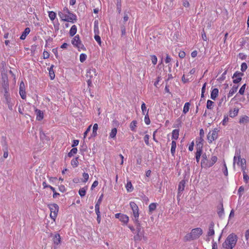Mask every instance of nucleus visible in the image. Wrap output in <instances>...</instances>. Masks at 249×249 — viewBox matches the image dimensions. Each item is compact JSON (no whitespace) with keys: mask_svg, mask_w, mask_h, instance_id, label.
<instances>
[{"mask_svg":"<svg viewBox=\"0 0 249 249\" xmlns=\"http://www.w3.org/2000/svg\"><path fill=\"white\" fill-rule=\"evenodd\" d=\"M97 75L96 69L93 68H90L87 70L86 76L89 79H92Z\"/></svg>","mask_w":249,"mask_h":249,"instance_id":"nucleus-12","label":"nucleus"},{"mask_svg":"<svg viewBox=\"0 0 249 249\" xmlns=\"http://www.w3.org/2000/svg\"><path fill=\"white\" fill-rule=\"evenodd\" d=\"M190 104L188 102H187L185 104L184 107H183V112L184 114H186L187 112H188V111L189 110V108H190Z\"/></svg>","mask_w":249,"mask_h":249,"instance_id":"nucleus-37","label":"nucleus"},{"mask_svg":"<svg viewBox=\"0 0 249 249\" xmlns=\"http://www.w3.org/2000/svg\"><path fill=\"white\" fill-rule=\"evenodd\" d=\"M179 136V130L174 129L172 131V139L177 140Z\"/></svg>","mask_w":249,"mask_h":249,"instance_id":"nucleus-25","label":"nucleus"},{"mask_svg":"<svg viewBox=\"0 0 249 249\" xmlns=\"http://www.w3.org/2000/svg\"><path fill=\"white\" fill-rule=\"evenodd\" d=\"M48 206L51 211L50 217L52 219L54 220L58 212L59 206L55 203L49 204Z\"/></svg>","mask_w":249,"mask_h":249,"instance_id":"nucleus-5","label":"nucleus"},{"mask_svg":"<svg viewBox=\"0 0 249 249\" xmlns=\"http://www.w3.org/2000/svg\"><path fill=\"white\" fill-rule=\"evenodd\" d=\"M176 146V142L175 141H172L171 143V152L173 156H174L175 155Z\"/></svg>","mask_w":249,"mask_h":249,"instance_id":"nucleus-23","label":"nucleus"},{"mask_svg":"<svg viewBox=\"0 0 249 249\" xmlns=\"http://www.w3.org/2000/svg\"><path fill=\"white\" fill-rule=\"evenodd\" d=\"M214 103L211 100H208L207 102V108L209 109H212Z\"/></svg>","mask_w":249,"mask_h":249,"instance_id":"nucleus-41","label":"nucleus"},{"mask_svg":"<svg viewBox=\"0 0 249 249\" xmlns=\"http://www.w3.org/2000/svg\"><path fill=\"white\" fill-rule=\"evenodd\" d=\"M238 88V86L234 85L231 89L230 90L228 94V98H230L232 96L233 94L237 91Z\"/></svg>","mask_w":249,"mask_h":249,"instance_id":"nucleus-20","label":"nucleus"},{"mask_svg":"<svg viewBox=\"0 0 249 249\" xmlns=\"http://www.w3.org/2000/svg\"><path fill=\"white\" fill-rule=\"evenodd\" d=\"M77 32V27L76 25H73L71 26L70 30V36H73L74 35H75Z\"/></svg>","mask_w":249,"mask_h":249,"instance_id":"nucleus-22","label":"nucleus"},{"mask_svg":"<svg viewBox=\"0 0 249 249\" xmlns=\"http://www.w3.org/2000/svg\"><path fill=\"white\" fill-rule=\"evenodd\" d=\"M157 207V203H152L149 205V211L150 212L152 213L154 211H155Z\"/></svg>","mask_w":249,"mask_h":249,"instance_id":"nucleus-34","label":"nucleus"},{"mask_svg":"<svg viewBox=\"0 0 249 249\" xmlns=\"http://www.w3.org/2000/svg\"><path fill=\"white\" fill-rule=\"evenodd\" d=\"M152 62L154 65L157 64V58L156 55H152L151 56Z\"/></svg>","mask_w":249,"mask_h":249,"instance_id":"nucleus-54","label":"nucleus"},{"mask_svg":"<svg viewBox=\"0 0 249 249\" xmlns=\"http://www.w3.org/2000/svg\"><path fill=\"white\" fill-rule=\"evenodd\" d=\"M246 84H245L241 87V88L240 89L239 92H238L239 94H240L241 95L244 94V93L245 92V89L246 88Z\"/></svg>","mask_w":249,"mask_h":249,"instance_id":"nucleus-50","label":"nucleus"},{"mask_svg":"<svg viewBox=\"0 0 249 249\" xmlns=\"http://www.w3.org/2000/svg\"><path fill=\"white\" fill-rule=\"evenodd\" d=\"M130 206L133 211V214L134 216V221H137L139 216V208L137 204L134 202H130Z\"/></svg>","mask_w":249,"mask_h":249,"instance_id":"nucleus-7","label":"nucleus"},{"mask_svg":"<svg viewBox=\"0 0 249 249\" xmlns=\"http://www.w3.org/2000/svg\"><path fill=\"white\" fill-rule=\"evenodd\" d=\"M186 183V181L185 180H181L178 184V195L181 193L184 190L185 184Z\"/></svg>","mask_w":249,"mask_h":249,"instance_id":"nucleus-15","label":"nucleus"},{"mask_svg":"<svg viewBox=\"0 0 249 249\" xmlns=\"http://www.w3.org/2000/svg\"><path fill=\"white\" fill-rule=\"evenodd\" d=\"M103 198V194H102L100 196L99 199H98L97 202H96L95 205H97V206L99 205V206H100V205L101 203V202L102 201Z\"/></svg>","mask_w":249,"mask_h":249,"instance_id":"nucleus-58","label":"nucleus"},{"mask_svg":"<svg viewBox=\"0 0 249 249\" xmlns=\"http://www.w3.org/2000/svg\"><path fill=\"white\" fill-rule=\"evenodd\" d=\"M245 236L246 240H249V230H248L246 231Z\"/></svg>","mask_w":249,"mask_h":249,"instance_id":"nucleus-64","label":"nucleus"},{"mask_svg":"<svg viewBox=\"0 0 249 249\" xmlns=\"http://www.w3.org/2000/svg\"><path fill=\"white\" fill-rule=\"evenodd\" d=\"M128 192H131L133 190L132 184L130 181H128L125 186Z\"/></svg>","mask_w":249,"mask_h":249,"instance_id":"nucleus-28","label":"nucleus"},{"mask_svg":"<svg viewBox=\"0 0 249 249\" xmlns=\"http://www.w3.org/2000/svg\"><path fill=\"white\" fill-rule=\"evenodd\" d=\"M117 129L116 128H114L111 130V132L110 133L109 136L111 138H114L116 137L117 134Z\"/></svg>","mask_w":249,"mask_h":249,"instance_id":"nucleus-40","label":"nucleus"},{"mask_svg":"<svg viewBox=\"0 0 249 249\" xmlns=\"http://www.w3.org/2000/svg\"><path fill=\"white\" fill-rule=\"evenodd\" d=\"M94 32L95 34H99V30L98 27V21L96 20L94 22Z\"/></svg>","mask_w":249,"mask_h":249,"instance_id":"nucleus-26","label":"nucleus"},{"mask_svg":"<svg viewBox=\"0 0 249 249\" xmlns=\"http://www.w3.org/2000/svg\"><path fill=\"white\" fill-rule=\"evenodd\" d=\"M82 176L84 178V179L82 180V182L85 183L88 180L89 178V174L86 173H84Z\"/></svg>","mask_w":249,"mask_h":249,"instance_id":"nucleus-48","label":"nucleus"},{"mask_svg":"<svg viewBox=\"0 0 249 249\" xmlns=\"http://www.w3.org/2000/svg\"><path fill=\"white\" fill-rule=\"evenodd\" d=\"M249 122V117L247 116H244L242 117L239 120V123L243 124L244 123H248Z\"/></svg>","mask_w":249,"mask_h":249,"instance_id":"nucleus-30","label":"nucleus"},{"mask_svg":"<svg viewBox=\"0 0 249 249\" xmlns=\"http://www.w3.org/2000/svg\"><path fill=\"white\" fill-rule=\"evenodd\" d=\"M238 111H239L238 108H234L233 110H231L230 111L229 116L231 118H233L237 115Z\"/></svg>","mask_w":249,"mask_h":249,"instance_id":"nucleus-21","label":"nucleus"},{"mask_svg":"<svg viewBox=\"0 0 249 249\" xmlns=\"http://www.w3.org/2000/svg\"><path fill=\"white\" fill-rule=\"evenodd\" d=\"M120 220L124 223H127L129 220V217L126 215L122 214L120 215Z\"/></svg>","mask_w":249,"mask_h":249,"instance_id":"nucleus-24","label":"nucleus"},{"mask_svg":"<svg viewBox=\"0 0 249 249\" xmlns=\"http://www.w3.org/2000/svg\"><path fill=\"white\" fill-rule=\"evenodd\" d=\"M53 65H52L51 66V67L50 68L49 71V75H50V78L51 80H53L54 77H55V74H54V72L53 70Z\"/></svg>","mask_w":249,"mask_h":249,"instance_id":"nucleus-27","label":"nucleus"},{"mask_svg":"<svg viewBox=\"0 0 249 249\" xmlns=\"http://www.w3.org/2000/svg\"><path fill=\"white\" fill-rule=\"evenodd\" d=\"M121 0H117L116 8L119 14H120L121 12Z\"/></svg>","mask_w":249,"mask_h":249,"instance_id":"nucleus-36","label":"nucleus"},{"mask_svg":"<svg viewBox=\"0 0 249 249\" xmlns=\"http://www.w3.org/2000/svg\"><path fill=\"white\" fill-rule=\"evenodd\" d=\"M1 143L3 147L4 148V150H7V143L6 142V138L4 136H2L1 137Z\"/></svg>","mask_w":249,"mask_h":249,"instance_id":"nucleus-29","label":"nucleus"},{"mask_svg":"<svg viewBox=\"0 0 249 249\" xmlns=\"http://www.w3.org/2000/svg\"><path fill=\"white\" fill-rule=\"evenodd\" d=\"M248 68L247 65L246 63L244 62L241 64V71H245Z\"/></svg>","mask_w":249,"mask_h":249,"instance_id":"nucleus-52","label":"nucleus"},{"mask_svg":"<svg viewBox=\"0 0 249 249\" xmlns=\"http://www.w3.org/2000/svg\"><path fill=\"white\" fill-rule=\"evenodd\" d=\"M147 111H148V110ZM144 122L146 124H149L150 123V120L148 114V112H147V113L145 115Z\"/></svg>","mask_w":249,"mask_h":249,"instance_id":"nucleus-47","label":"nucleus"},{"mask_svg":"<svg viewBox=\"0 0 249 249\" xmlns=\"http://www.w3.org/2000/svg\"><path fill=\"white\" fill-rule=\"evenodd\" d=\"M217 128H214L212 131H210L207 135V139L210 143L215 140L218 137Z\"/></svg>","mask_w":249,"mask_h":249,"instance_id":"nucleus-9","label":"nucleus"},{"mask_svg":"<svg viewBox=\"0 0 249 249\" xmlns=\"http://www.w3.org/2000/svg\"><path fill=\"white\" fill-rule=\"evenodd\" d=\"M49 16L51 20H53L56 17V14L53 11H51L49 13Z\"/></svg>","mask_w":249,"mask_h":249,"instance_id":"nucleus-44","label":"nucleus"},{"mask_svg":"<svg viewBox=\"0 0 249 249\" xmlns=\"http://www.w3.org/2000/svg\"><path fill=\"white\" fill-rule=\"evenodd\" d=\"M95 213L97 215H100V206L99 205H95Z\"/></svg>","mask_w":249,"mask_h":249,"instance_id":"nucleus-61","label":"nucleus"},{"mask_svg":"<svg viewBox=\"0 0 249 249\" xmlns=\"http://www.w3.org/2000/svg\"><path fill=\"white\" fill-rule=\"evenodd\" d=\"M184 240L185 241H190L194 240L191 233L187 234L184 237Z\"/></svg>","mask_w":249,"mask_h":249,"instance_id":"nucleus-43","label":"nucleus"},{"mask_svg":"<svg viewBox=\"0 0 249 249\" xmlns=\"http://www.w3.org/2000/svg\"><path fill=\"white\" fill-rule=\"evenodd\" d=\"M19 94L22 99H25L26 98V93L25 90H19Z\"/></svg>","mask_w":249,"mask_h":249,"instance_id":"nucleus-55","label":"nucleus"},{"mask_svg":"<svg viewBox=\"0 0 249 249\" xmlns=\"http://www.w3.org/2000/svg\"><path fill=\"white\" fill-rule=\"evenodd\" d=\"M141 108H142V114L143 115H144L145 114V112L146 110V106H145V104L144 103H142V104Z\"/></svg>","mask_w":249,"mask_h":249,"instance_id":"nucleus-57","label":"nucleus"},{"mask_svg":"<svg viewBox=\"0 0 249 249\" xmlns=\"http://www.w3.org/2000/svg\"><path fill=\"white\" fill-rule=\"evenodd\" d=\"M49 56H50L49 53L48 52L44 51L43 53V58L47 59L49 57Z\"/></svg>","mask_w":249,"mask_h":249,"instance_id":"nucleus-62","label":"nucleus"},{"mask_svg":"<svg viewBox=\"0 0 249 249\" xmlns=\"http://www.w3.org/2000/svg\"><path fill=\"white\" fill-rule=\"evenodd\" d=\"M197 150L196 153V160L197 163L199 162L200 158L202 153V144L199 142L197 144Z\"/></svg>","mask_w":249,"mask_h":249,"instance_id":"nucleus-11","label":"nucleus"},{"mask_svg":"<svg viewBox=\"0 0 249 249\" xmlns=\"http://www.w3.org/2000/svg\"><path fill=\"white\" fill-rule=\"evenodd\" d=\"M241 150L240 149H236L235 153V156L233 158V167L235 168V164L236 162L238 166H240L242 164H246V160L245 159H241L240 155Z\"/></svg>","mask_w":249,"mask_h":249,"instance_id":"nucleus-2","label":"nucleus"},{"mask_svg":"<svg viewBox=\"0 0 249 249\" xmlns=\"http://www.w3.org/2000/svg\"><path fill=\"white\" fill-rule=\"evenodd\" d=\"M211 162L213 165L217 160V158L215 156H213L211 157L210 160Z\"/></svg>","mask_w":249,"mask_h":249,"instance_id":"nucleus-56","label":"nucleus"},{"mask_svg":"<svg viewBox=\"0 0 249 249\" xmlns=\"http://www.w3.org/2000/svg\"><path fill=\"white\" fill-rule=\"evenodd\" d=\"M228 121H229V118H228V116L226 115H225L224 119L222 121V124L224 125H226V124H227Z\"/></svg>","mask_w":249,"mask_h":249,"instance_id":"nucleus-59","label":"nucleus"},{"mask_svg":"<svg viewBox=\"0 0 249 249\" xmlns=\"http://www.w3.org/2000/svg\"><path fill=\"white\" fill-rule=\"evenodd\" d=\"M53 241L54 244H55L56 245H58L61 242V237L59 234L57 233L55 235V236L53 237Z\"/></svg>","mask_w":249,"mask_h":249,"instance_id":"nucleus-19","label":"nucleus"},{"mask_svg":"<svg viewBox=\"0 0 249 249\" xmlns=\"http://www.w3.org/2000/svg\"><path fill=\"white\" fill-rule=\"evenodd\" d=\"M217 214L219 217L221 218L224 214V208L223 203L221 201L217 206Z\"/></svg>","mask_w":249,"mask_h":249,"instance_id":"nucleus-14","label":"nucleus"},{"mask_svg":"<svg viewBox=\"0 0 249 249\" xmlns=\"http://www.w3.org/2000/svg\"><path fill=\"white\" fill-rule=\"evenodd\" d=\"M213 165V164L211 162L210 160H208L203 165L202 167L204 168H209L212 167Z\"/></svg>","mask_w":249,"mask_h":249,"instance_id":"nucleus-42","label":"nucleus"},{"mask_svg":"<svg viewBox=\"0 0 249 249\" xmlns=\"http://www.w3.org/2000/svg\"><path fill=\"white\" fill-rule=\"evenodd\" d=\"M137 122L136 121H133L130 124V128L131 130L133 131H136V127L137 126Z\"/></svg>","mask_w":249,"mask_h":249,"instance_id":"nucleus-31","label":"nucleus"},{"mask_svg":"<svg viewBox=\"0 0 249 249\" xmlns=\"http://www.w3.org/2000/svg\"><path fill=\"white\" fill-rule=\"evenodd\" d=\"M237 236L234 233L229 234L222 244L223 249H232L236 244Z\"/></svg>","mask_w":249,"mask_h":249,"instance_id":"nucleus-1","label":"nucleus"},{"mask_svg":"<svg viewBox=\"0 0 249 249\" xmlns=\"http://www.w3.org/2000/svg\"><path fill=\"white\" fill-rule=\"evenodd\" d=\"M58 15L59 16L60 18L62 19V20L63 21H64V19L67 18H68L67 14H64L62 12H59L58 13Z\"/></svg>","mask_w":249,"mask_h":249,"instance_id":"nucleus-51","label":"nucleus"},{"mask_svg":"<svg viewBox=\"0 0 249 249\" xmlns=\"http://www.w3.org/2000/svg\"><path fill=\"white\" fill-rule=\"evenodd\" d=\"M77 152V149L76 148H73L70 151V152L68 154V156L69 157H71L73 156L74 154H75Z\"/></svg>","mask_w":249,"mask_h":249,"instance_id":"nucleus-39","label":"nucleus"},{"mask_svg":"<svg viewBox=\"0 0 249 249\" xmlns=\"http://www.w3.org/2000/svg\"><path fill=\"white\" fill-rule=\"evenodd\" d=\"M194 239H196L203 233L202 230L200 228L194 229L191 232Z\"/></svg>","mask_w":249,"mask_h":249,"instance_id":"nucleus-10","label":"nucleus"},{"mask_svg":"<svg viewBox=\"0 0 249 249\" xmlns=\"http://www.w3.org/2000/svg\"><path fill=\"white\" fill-rule=\"evenodd\" d=\"M78 157H76L73 160H72L71 161V164L73 167H76L78 165Z\"/></svg>","mask_w":249,"mask_h":249,"instance_id":"nucleus-38","label":"nucleus"},{"mask_svg":"<svg viewBox=\"0 0 249 249\" xmlns=\"http://www.w3.org/2000/svg\"><path fill=\"white\" fill-rule=\"evenodd\" d=\"M149 136L148 135H145L144 137V140L145 143L147 145H149Z\"/></svg>","mask_w":249,"mask_h":249,"instance_id":"nucleus-60","label":"nucleus"},{"mask_svg":"<svg viewBox=\"0 0 249 249\" xmlns=\"http://www.w3.org/2000/svg\"><path fill=\"white\" fill-rule=\"evenodd\" d=\"M218 95V89L215 88L212 90L211 93V98L212 99L215 100Z\"/></svg>","mask_w":249,"mask_h":249,"instance_id":"nucleus-16","label":"nucleus"},{"mask_svg":"<svg viewBox=\"0 0 249 249\" xmlns=\"http://www.w3.org/2000/svg\"><path fill=\"white\" fill-rule=\"evenodd\" d=\"M72 44L75 47L77 48L79 51L80 50H85V48L84 45L82 43L80 37L78 35H76L71 40Z\"/></svg>","mask_w":249,"mask_h":249,"instance_id":"nucleus-6","label":"nucleus"},{"mask_svg":"<svg viewBox=\"0 0 249 249\" xmlns=\"http://www.w3.org/2000/svg\"><path fill=\"white\" fill-rule=\"evenodd\" d=\"M134 222L136 224L137 231V234L134 237V240H141L142 238L144 237L143 231L142 230V228L139 220H138V222L134 221Z\"/></svg>","mask_w":249,"mask_h":249,"instance_id":"nucleus-4","label":"nucleus"},{"mask_svg":"<svg viewBox=\"0 0 249 249\" xmlns=\"http://www.w3.org/2000/svg\"><path fill=\"white\" fill-rule=\"evenodd\" d=\"M214 223L212 221L210 223L209 225L208 231L207 232V236L211 237L213 236L214 234Z\"/></svg>","mask_w":249,"mask_h":249,"instance_id":"nucleus-13","label":"nucleus"},{"mask_svg":"<svg viewBox=\"0 0 249 249\" xmlns=\"http://www.w3.org/2000/svg\"><path fill=\"white\" fill-rule=\"evenodd\" d=\"M212 249H218L217 248V244L216 242L213 240L212 242Z\"/></svg>","mask_w":249,"mask_h":249,"instance_id":"nucleus-63","label":"nucleus"},{"mask_svg":"<svg viewBox=\"0 0 249 249\" xmlns=\"http://www.w3.org/2000/svg\"><path fill=\"white\" fill-rule=\"evenodd\" d=\"M94 39L98 42L99 45L101 46V40L100 36L98 35V34H95Z\"/></svg>","mask_w":249,"mask_h":249,"instance_id":"nucleus-46","label":"nucleus"},{"mask_svg":"<svg viewBox=\"0 0 249 249\" xmlns=\"http://www.w3.org/2000/svg\"><path fill=\"white\" fill-rule=\"evenodd\" d=\"M87 189V187H83L79 190V194L81 196H84L86 195V190Z\"/></svg>","mask_w":249,"mask_h":249,"instance_id":"nucleus-33","label":"nucleus"},{"mask_svg":"<svg viewBox=\"0 0 249 249\" xmlns=\"http://www.w3.org/2000/svg\"><path fill=\"white\" fill-rule=\"evenodd\" d=\"M0 78V89L9 90V83L7 75L2 73Z\"/></svg>","mask_w":249,"mask_h":249,"instance_id":"nucleus-3","label":"nucleus"},{"mask_svg":"<svg viewBox=\"0 0 249 249\" xmlns=\"http://www.w3.org/2000/svg\"><path fill=\"white\" fill-rule=\"evenodd\" d=\"M243 178H244V181L246 183H247L249 181V177L246 174V172H244Z\"/></svg>","mask_w":249,"mask_h":249,"instance_id":"nucleus-53","label":"nucleus"},{"mask_svg":"<svg viewBox=\"0 0 249 249\" xmlns=\"http://www.w3.org/2000/svg\"><path fill=\"white\" fill-rule=\"evenodd\" d=\"M208 159H207L206 154L205 153L203 154L202 155V160L201 161V167H203V165L205 163V162L208 161Z\"/></svg>","mask_w":249,"mask_h":249,"instance_id":"nucleus-35","label":"nucleus"},{"mask_svg":"<svg viewBox=\"0 0 249 249\" xmlns=\"http://www.w3.org/2000/svg\"><path fill=\"white\" fill-rule=\"evenodd\" d=\"M9 90H4V97L7 103H10V98L9 97V93L8 92Z\"/></svg>","mask_w":249,"mask_h":249,"instance_id":"nucleus-32","label":"nucleus"},{"mask_svg":"<svg viewBox=\"0 0 249 249\" xmlns=\"http://www.w3.org/2000/svg\"><path fill=\"white\" fill-rule=\"evenodd\" d=\"M36 120L38 121L42 120L44 116L43 112L39 109H36Z\"/></svg>","mask_w":249,"mask_h":249,"instance_id":"nucleus-17","label":"nucleus"},{"mask_svg":"<svg viewBox=\"0 0 249 249\" xmlns=\"http://www.w3.org/2000/svg\"><path fill=\"white\" fill-rule=\"evenodd\" d=\"M87 58V55L85 53H81L80 55V61L81 62H84Z\"/></svg>","mask_w":249,"mask_h":249,"instance_id":"nucleus-49","label":"nucleus"},{"mask_svg":"<svg viewBox=\"0 0 249 249\" xmlns=\"http://www.w3.org/2000/svg\"><path fill=\"white\" fill-rule=\"evenodd\" d=\"M244 75V74L242 72H238V71H236L234 74H233V75L232 76V78H238V77H241V76H242L243 75Z\"/></svg>","mask_w":249,"mask_h":249,"instance_id":"nucleus-45","label":"nucleus"},{"mask_svg":"<svg viewBox=\"0 0 249 249\" xmlns=\"http://www.w3.org/2000/svg\"><path fill=\"white\" fill-rule=\"evenodd\" d=\"M63 11L65 13L68 14L67 18L64 19V21L68 22H73V20L76 21L77 20L76 16L75 14L71 13L68 8L65 7Z\"/></svg>","mask_w":249,"mask_h":249,"instance_id":"nucleus-8","label":"nucleus"},{"mask_svg":"<svg viewBox=\"0 0 249 249\" xmlns=\"http://www.w3.org/2000/svg\"><path fill=\"white\" fill-rule=\"evenodd\" d=\"M30 29L29 27H27L25 29L24 31L22 33L21 36L20 37V39L21 40H24L25 39L27 36L30 33Z\"/></svg>","mask_w":249,"mask_h":249,"instance_id":"nucleus-18","label":"nucleus"}]
</instances>
